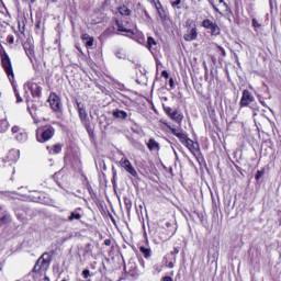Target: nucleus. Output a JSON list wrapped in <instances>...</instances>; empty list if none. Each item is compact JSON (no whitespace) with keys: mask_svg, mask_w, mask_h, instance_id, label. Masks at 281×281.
Returning <instances> with one entry per match:
<instances>
[{"mask_svg":"<svg viewBox=\"0 0 281 281\" xmlns=\"http://www.w3.org/2000/svg\"><path fill=\"white\" fill-rule=\"evenodd\" d=\"M43 91V88L38 86V83L34 81H27L24 83V98L25 102L27 104V111L32 115V110L30 108V101L32 98L30 97V93L32 94L33 98H41V93Z\"/></svg>","mask_w":281,"mask_h":281,"instance_id":"obj_1","label":"nucleus"},{"mask_svg":"<svg viewBox=\"0 0 281 281\" xmlns=\"http://www.w3.org/2000/svg\"><path fill=\"white\" fill-rule=\"evenodd\" d=\"M54 135H56V130L52 125H46L36 130V139L40 144L49 142Z\"/></svg>","mask_w":281,"mask_h":281,"instance_id":"obj_2","label":"nucleus"},{"mask_svg":"<svg viewBox=\"0 0 281 281\" xmlns=\"http://www.w3.org/2000/svg\"><path fill=\"white\" fill-rule=\"evenodd\" d=\"M202 27H204V30H207L211 36H218V34H221V27L218 26V24L210 19L202 21Z\"/></svg>","mask_w":281,"mask_h":281,"instance_id":"obj_3","label":"nucleus"},{"mask_svg":"<svg viewBox=\"0 0 281 281\" xmlns=\"http://www.w3.org/2000/svg\"><path fill=\"white\" fill-rule=\"evenodd\" d=\"M45 256H47V254L42 255L37 259L33 268L34 273H43V271H47V269H49V259H45Z\"/></svg>","mask_w":281,"mask_h":281,"instance_id":"obj_4","label":"nucleus"},{"mask_svg":"<svg viewBox=\"0 0 281 281\" xmlns=\"http://www.w3.org/2000/svg\"><path fill=\"white\" fill-rule=\"evenodd\" d=\"M164 111L166 115L177 124H181V122H183V114L179 113V111L172 110V108L166 105H164Z\"/></svg>","mask_w":281,"mask_h":281,"instance_id":"obj_5","label":"nucleus"},{"mask_svg":"<svg viewBox=\"0 0 281 281\" xmlns=\"http://www.w3.org/2000/svg\"><path fill=\"white\" fill-rule=\"evenodd\" d=\"M48 102L55 113H63V103H60V97H58V94L50 93Z\"/></svg>","mask_w":281,"mask_h":281,"instance_id":"obj_6","label":"nucleus"},{"mask_svg":"<svg viewBox=\"0 0 281 281\" xmlns=\"http://www.w3.org/2000/svg\"><path fill=\"white\" fill-rule=\"evenodd\" d=\"M11 132L13 135H15L14 139H16V142H19L20 144H24V142H27V132H25V130L15 125L12 127Z\"/></svg>","mask_w":281,"mask_h":281,"instance_id":"obj_7","label":"nucleus"},{"mask_svg":"<svg viewBox=\"0 0 281 281\" xmlns=\"http://www.w3.org/2000/svg\"><path fill=\"white\" fill-rule=\"evenodd\" d=\"M2 67L9 78V80L14 79V70H12V61H10V57L8 55L2 56Z\"/></svg>","mask_w":281,"mask_h":281,"instance_id":"obj_8","label":"nucleus"},{"mask_svg":"<svg viewBox=\"0 0 281 281\" xmlns=\"http://www.w3.org/2000/svg\"><path fill=\"white\" fill-rule=\"evenodd\" d=\"M120 166L126 170L132 177H137V170H135V167H133V164H131V160L127 158H122L120 160Z\"/></svg>","mask_w":281,"mask_h":281,"instance_id":"obj_9","label":"nucleus"},{"mask_svg":"<svg viewBox=\"0 0 281 281\" xmlns=\"http://www.w3.org/2000/svg\"><path fill=\"white\" fill-rule=\"evenodd\" d=\"M256 98H254V94L250 93L249 90H244L243 94H241V99H240V106H249V104H251V102H255Z\"/></svg>","mask_w":281,"mask_h":281,"instance_id":"obj_10","label":"nucleus"},{"mask_svg":"<svg viewBox=\"0 0 281 281\" xmlns=\"http://www.w3.org/2000/svg\"><path fill=\"white\" fill-rule=\"evenodd\" d=\"M76 104H77V111L79 113V117H80L81 122L83 124L89 122V116L87 114V109L85 108V103L76 101Z\"/></svg>","mask_w":281,"mask_h":281,"instance_id":"obj_11","label":"nucleus"},{"mask_svg":"<svg viewBox=\"0 0 281 281\" xmlns=\"http://www.w3.org/2000/svg\"><path fill=\"white\" fill-rule=\"evenodd\" d=\"M184 146L188 148V150H190V153H192L194 157H199L201 153L199 143H194L192 139L189 138Z\"/></svg>","mask_w":281,"mask_h":281,"instance_id":"obj_12","label":"nucleus"},{"mask_svg":"<svg viewBox=\"0 0 281 281\" xmlns=\"http://www.w3.org/2000/svg\"><path fill=\"white\" fill-rule=\"evenodd\" d=\"M183 38L188 43L196 41V38H199V32L196 31V27L188 29L187 33L183 35Z\"/></svg>","mask_w":281,"mask_h":281,"instance_id":"obj_13","label":"nucleus"},{"mask_svg":"<svg viewBox=\"0 0 281 281\" xmlns=\"http://www.w3.org/2000/svg\"><path fill=\"white\" fill-rule=\"evenodd\" d=\"M24 47V52L27 56V58H30L31 63L34 59V44H32L30 41L25 42L23 44Z\"/></svg>","mask_w":281,"mask_h":281,"instance_id":"obj_14","label":"nucleus"},{"mask_svg":"<svg viewBox=\"0 0 281 281\" xmlns=\"http://www.w3.org/2000/svg\"><path fill=\"white\" fill-rule=\"evenodd\" d=\"M170 131H171L172 135H175L176 137H178V139H180L181 144H183V145H186L187 142L190 139V138L188 137V135H186V133H183V132H181V131H179V130H177V128L170 127Z\"/></svg>","mask_w":281,"mask_h":281,"instance_id":"obj_15","label":"nucleus"},{"mask_svg":"<svg viewBox=\"0 0 281 281\" xmlns=\"http://www.w3.org/2000/svg\"><path fill=\"white\" fill-rule=\"evenodd\" d=\"M115 23L117 32H125V34H131V36H135V31L124 27V23L120 22V20H115Z\"/></svg>","mask_w":281,"mask_h":281,"instance_id":"obj_16","label":"nucleus"},{"mask_svg":"<svg viewBox=\"0 0 281 281\" xmlns=\"http://www.w3.org/2000/svg\"><path fill=\"white\" fill-rule=\"evenodd\" d=\"M147 148L153 153H159L160 146L159 143L155 140V138H150L147 143Z\"/></svg>","mask_w":281,"mask_h":281,"instance_id":"obj_17","label":"nucleus"},{"mask_svg":"<svg viewBox=\"0 0 281 281\" xmlns=\"http://www.w3.org/2000/svg\"><path fill=\"white\" fill-rule=\"evenodd\" d=\"M112 115L115 120H126V117H128V112L116 109L113 111Z\"/></svg>","mask_w":281,"mask_h":281,"instance_id":"obj_18","label":"nucleus"},{"mask_svg":"<svg viewBox=\"0 0 281 281\" xmlns=\"http://www.w3.org/2000/svg\"><path fill=\"white\" fill-rule=\"evenodd\" d=\"M19 157H20V155H19V150L18 149H11L9 153H8V156H7V158H8V160L9 161H19Z\"/></svg>","mask_w":281,"mask_h":281,"instance_id":"obj_19","label":"nucleus"},{"mask_svg":"<svg viewBox=\"0 0 281 281\" xmlns=\"http://www.w3.org/2000/svg\"><path fill=\"white\" fill-rule=\"evenodd\" d=\"M48 153H53V155H58L63 150V146L60 144H56L52 147H46Z\"/></svg>","mask_w":281,"mask_h":281,"instance_id":"obj_20","label":"nucleus"},{"mask_svg":"<svg viewBox=\"0 0 281 281\" xmlns=\"http://www.w3.org/2000/svg\"><path fill=\"white\" fill-rule=\"evenodd\" d=\"M81 218H82V215L78 213V211L71 212L70 215L68 216V221L70 223H74V221H80Z\"/></svg>","mask_w":281,"mask_h":281,"instance_id":"obj_21","label":"nucleus"},{"mask_svg":"<svg viewBox=\"0 0 281 281\" xmlns=\"http://www.w3.org/2000/svg\"><path fill=\"white\" fill-rule=\"evenodd\" d=\"M139 251H140V254H143L144 258H146V259H148V258H150V256H153V250H150V248L140 246Z\"/></svg>","mask_w":281,"mask_h":281,"instance_id":"obj_22","label":"nucleus"},{"mask_svg":"<svg viewBox=\"0 0 281 281\" xmlns=\"http://www.w3.org/2000/svg\"><path fill=\"white\" fill-rule=\"evenodd\" d=\"M119 12L122 14V16H131V9H128L126 5L120 7Z\"/></svg>","mask_w":281,"mask_h":281,"instance_id":"obj_23","label":"nucleus"},{"mask_svg":"<svg viewBox=\"0 0 281 281\" xmlns=\"http://www.w3.org/2000/svg\"><path fill=\"white\" fill-rule=\"evenodd\" d=\"M10 124L8 123V120L0 121V133H5L8 131Z\"/></svg>","mask_w":281,"mask_h":281,"instance_id":"obj_24","label":"nucleus"},{"mask_svg":"<svg viewBox=\"0 0 281 281\" xmlns=\"http://www.w3.org/2000/svg\"><path fill=\"white\" fill-rule=\"evenodd\" d=\"M147 46H148V49H154L155 47H157V42L155 41V38L149 36L147 38Z\"/></svg>","mask_w":281,"mask_h":281,"instance_id":"obj_25","label":"nucleus"},{"mask_svg":"<svg viewBox=\"0 0 281 281\" xmlns=\"http://www.w3.org/2000/svg\"><path fill=\"white\" fill-rule=\"evenodd\" d=\"M186 25L188 30H194V27H196V23H194V20H187Z\"/></svg>","mask_w":281,"mask_h":281,"instance_id":"obj_26","label":"nucleus"},{"mask_svg":"<svg viewBox=\"0 0 281 281\" xmlns=\"http://www.w3.org/2000/svg\"><path fill=\"white\" fill-rule=\"evenodd\" d=\"M14 95L16 98V104H21V102H23V98H21V94L16 88H14Z\"/></svg>","mask_w":281,"mask_h":281,"instance_id":"obj_27","label":"nucleus"},{"mask_svg":"<svg viewBox=\"0 0 281 281\" xmlns=\"http://www.w3.org/2000/svg\"><path fill=\"white\" fill-rule=\"evenodd\" d=\"M263 176H265V169L258 170L255 176L256 181H260V179H262Z\"/></svg>","mask_w":281,"mask_h":281,"instance_id":"obj_28","label":"nucleus"},{"mask_svg":"<svg viewBox=\"0 0 281 281\" xmlns=\"http://www.w3.org/2000/svg\"><path fill=\"white\" fill-rule=\"evenodd\" d=\"M10 215H4L0 218V225H5L7 223H10Z\"/></svg>","mask_w":281,"mask_h":281,"instance_id":"obj_29","label":"nucleus"},{"mask_svg":"<svg viewBox=\"0 0 281 281\" xmlns=\"http://www.w3.org/2000/svg\"><path fill=\"white\" fill-rule=\"evenodd\" d=\"M171 5H172V8H177L178 10H181V7H179V5H181V0H176V1L171 2Z\"/></svg>","mask_w":281,"mask_h":281,"instance_id":"obj_30","label":"nucleus"},{"mask_svg":"<svg viewBox=\"0 0 281 281\" xmlns=\"http://www.w3.org/2000/svg\"><path fill=\"white\" fill-rule=\"evenodd\" d=\"M209 2L213 5L214 10L218 12V8H216L218 5V0H209Z\"/></svg>","mask_w":281,"mask_h":281,"instance_id":"obj_31","label":"nucleus"},{"mask_svg":"<svg viewBox=\"0 0 281 281\" xmlns=\"http://www.w3.org/2000/svg\"><path fill=\"white\" fill-rule=\"evenodd\" d=\"M93 37H90L89 40L86 41V47H93Z\"/></svg>","mask_w":281,"mask_h":281,"instance_id":"obj_32","label":"nucleus"},{"mask_svg":"<svg viewBox=\"0 0 281 281\" xmlns=\"http://www.w3.org/2000/svg\"><path fill=\"white\" fill-rule=\"evenodd\" d=\"M82 276H83L85 280H87L91 276V271L86 269V270L82 271Z\"/></svg>","mask_w":281,"mask_h":281,"instance_id":"obj_33","label":"nucleus"},{"mask_svg":"<svg viewBox=\"0 0 281 281\" xmlns=\"http://www.w3.org/2000/svg\"><path fill=\"white\" fill-rule=\"evenodd\" d=\"M252 26L256 27V29L261 27L260 23H258V20H256V19H252Z\"/></svg>","mask_w":281,"mask_h":281,"instance_id":"obj_34","label":"nucleus"},{"mask_svg":"<svg viewBox=\"0 0 281 281\" xmlns=\"http://www.w3.org/2000/svg\"><path fill=\"white\" fill-rule=\"evenodd\" d=\"M3 34H5V27L0 24V38H3Z\"/></svg>","mask_w":281,"mask_h":281,"instance_id":"obj_35","label":"nucleus"},{"mask_svg":"<svg viewBox=\"0 0 281 281\" xmlns=\"http://www.w3.org/2000/svg\"><path fill=\"white\" fill-rule=\"evenodd\" d=\"M161 76H162V78H166V80H168V78H170V75L168 74V70H164L161 72Z\"/></svg>","mask_w":281,"mask_h":281,"instance_id":"obj_36","label":"nucleus"},{"mask_svg":"<svg viewBox=\"0 0 281 281\" xmlns=\"http://www.w3.org/2000/svg\"><path fill=\"white\" fill-rule=\"evenodd\" d=\"M81 38L87 42L91 38V36L89 34L85 33L81 35Z\"/></svg>","mask_w":281,"mask_h":281,"instance_id":"obj_37","label":"nucleus"},{"mask_svg":"<svg viewBox=\"0 0 281 281\" xmlns=\"http://www.w3.org/2000/svg\"><path fill=\"white\" fill-rule=\"evenodd\" d=\"M218 49L222 53V56H227V53L225 52V48H223V46H218Z\"/></svg>","mask_w":281,"mask_h":281,"instance_id":"obj_38","label":"nucleus"},{"mask_svg":"<svg viewBox=\"0 0 281 281\" xmlns=\"http://www.w3.org/2000/svg\"><path fill=\"white\" fill-rule=\"evenodd\" d=\"M169 87L171 89H175V79H172V78L169 79Z\"/></svg>","mask_w":281,"mask_h":281,"instance_id":"obj_39","label":"nucleus"},{"mask_svg":"<svg viewBox=\"0 0 281 281\" xmlns=\"http://www.w3.org/2000/svg\"><path fill=\"white\" fill-rule=\"evenodd\" d=\"M8 42L11 43V44L14 43V36L9 35L8 36Z\"/></svg>","mask_w":281,"mask_h":281,"instance_id":"obj_40","label":"nucleus"},{"mask_svg":"<svg viewBox=\"0 0 281 281\" xmlns=\"http://www.w3.org/2000/svg\"><path fill=\"white\" fill-rule=\"evenodd\" d=\"M104 245H105L106 247H111V239H105V240H104Z\"/></svg>","mask_w":281,"mask_h":281,"instance_id":"obj_41","label":"nucleus"},{"mask_svg":"<svg viewBox=\"0 0 281 281\" xmlns=\"http://www.w3.org/2000/svg\"><path fill=\"white\" fill-rule=\"evenodd\" d=\"M167 267L169 269H173L175 268V263L172 261H170V262L167 263Z\"/></svg>","mask_w":281,"mask_h":281,"instance_id":"obj_42","label":"nucleus"},{"mask_svg":"<svg viewBox=\"0 0 281 281\" xmlns=\"http://www.w3.org/2000/svg\"><path fill=\"white\" fill-rule=\"evenodd\" d=\"M221 3H223V5H227V2H225V0H217V5H221Z\"/></svg>","mask_w":281,"mask_h":281,"instance_id":"obj_43","label":"nucleus"},{"mask_svg":"<svg viewBox=\"0 0 281 281\" xmlns=\"http://www.w3.org/2000/svg\"><path fill=\"white\" fill-rule=\"evenodd\" d=\"M171 254H172V255L179 254V248H178V247L173 248V251H171Z\"/></svg>","mask_w":281,"mask_h":281,"instance_id":"obj_44","label":"nucleus"},{"mask_svg":"<svg viewBox=\"0 0 281 281\" xmlns=\"http://www.w3.org/2000/svg\"><path fill=\"white\" fill-rule=\"evenodd\" d=\"M162 281H172V279L170 277H165Z\"/></svg>","mask_w":281,"mask_h":281,"instance_id":"obj_45","label":"nucleus"},{"mask_svg":"<svg viewBox=\"0 0 281 281\" xmlns=\"http://www.w3.org/2000/svg\"><path fill=\"white\" fill-rule=\"evenodd\" d=\"M87 189H88L89 192H91V190H92L91 184H89V182L87 183Z\"/></svg>","mask_w":281,"mask_h":281,"instance_id":"obj_46","label":"nucleus"},{"mask_svg":"<svg viewBox=\"0 0 281 281\" xmlns=\"http://www.w3.org/2000/svg\"><path fill=\"white\" fill-rule=\"evenodd\" d=\"M30 3H36V0H30Z\"/></svg>","mask_w":281,"mask_h":281,"instance_id":"obj_47","label":"nucleus"},{"mask_svg":"<svg viewBox=\"0 0 281 281\" xmlns=\"http://www.w3.org/2000/svg\"><path fill=\"white\" fill-rule=\"evenodd\" d=\"M156 8H157V10H158L159 14H161V11L159 10V7H157V5H156Z\"/></svg>","mask_w":281,"mask_h":281,"instance_id":"obj_48","label":"nucleus"},{"mask_svg":"<svg viewBox=\"0 0 281 281\" xmlns=\"http://www.w3.org/2000/svg\"><path fill=\"white\" fill-rule=\"evenodd\" d=\"M146 16H148V12H145Z\"/></svg>","mask_w":281,"mask_h":281,"instance_id":"obj_49","label":"nucleus"}]
</instances>
